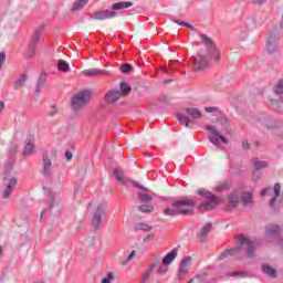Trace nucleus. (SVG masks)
I'll return each instance as SVG.
<instances>
[{
    "label": "nucleus",
    "instance_id": "60",
    "mask_svg": "<svg viewBox=\"0 0 283 283\" xmlns=\"http://www.w3.org/2000/svg\"><path fill=\"white\" fill-rule=\"evenodd\" d=\"M1 255H3V249L0 245V258H1Z\"/></svg>",
    "mask_w": 283,
    "mask_h": 283
},
{
    "label": "nucleus",
    "instance_id": "9",
    "mask_svg": "<svg viewBox=\"0 0 283 283\" xmlns=\"http://www.w3.org/2000/svg\"><path fill=\"white\" fill-rule=\"evenodd\" d=\"M107 206V201H103L97 206V209L93 216L92 224L94 229H98L101 227V218L103 217V213H105V207Z\"/></svg>",
    "mask_w": 283,
    "mask_h": 283
},
{
    "label": "nucleus",
    "instance_id": "25",
    "mask_svg": "<svg viewBox=\"0 0 283 283\" xmlns=\"http://www.w3.org/2000/svg\"><path fill=\"white\" fill-rule=\"evenodd\" d=\"M88 2L90 0H77L73 4V10H83Z\"/></svg>",
    "mask_w": 283,
    "mask_h": 283
},
{
    "label": "nucleus",
    "instance_id": "23",
    "mask_svg": "<svg viewBox=\"0 0 283 283\" xmlns=\"http://www.w3.org/2000/svg\"><path fill=\"white\" fill-rule=\"evenodd\" d=\"M27 81H28V75L22 74V75L20 76V78H18V80L14 82V90H21V87H24Z\"/></svg>",
    "mask_w": 283,
    "mask_h": 283
},
{
    "label": "nucleus",
    "instance_id": "1",
    "mask_svg": "<svg viewBox=\"0 0 283 283\" xmlns=\"http://www.w3.org/2000/svg\"><path fill=\"white\" fill-rule=\"evenodd\" d=\"M201 41L206 45L208 53L206 55H199L195 62V70H205L209 65V61L213 59L216 63H220V51L216 49L213 41L209 36L202 34Z\"/></svg>",
    "mask_w": 283,
    "mask_h": 283
},
{
    "label": "nucleus",
    "instance_id": "51",
    "mask_svg": "<svg viewBox=\"0 0 283 283\" xmlns=\"http://www.w3.org/2000/svg\"><path fill=\"white\" fill-rule=\"evenodd\" d=\"M150 240H154V234L153 233H150L147 237H145L143 241L144 242H149Z\"/></svg>",
    "mask_w": 283,
    "mask_h": 283
},
{
    "label": "nucleus",
    "instance_id": "20",
    "mask_svg": "<svg viewBox=\"0 0 283 283\" xmlns=\"http://www.w3.org/2000/svg\"><path fill=\"white\" fill-rule=\"evenodd\" d=\"M212 226L211 222H208L203 226V228L201 229L200 233H199V240L200 242H205V238H207V235L209 234V232L211 231Z\"/></svg>",
    "mask_w": 283,
    "mask_h": 283
},
{
    "label": "nucleus",
    "instance_id": "7",
    "mask_svg": "<svg viewBox=\"0 0 283 283\" xmlns=\"http://www.w3.org/2000/svg\"><path fill=\"white\" fill-rule=\"evenodd\" d=\"M277 43H280V31L272 29L266 41V50L270 54L277 52Z\"/></svg>",
    "mask_w": 283,
    "mask_h": 283
},
{
    "label": "nucleus",
    "instance_id": "37",
    "mask_svg": "<svg viewBox=\"0 0 283 283\" xmlns=\"http://www.w3.org/2000/svg\"><path fill=\"white\" fill-rule=\"evenodd\" d=\"M56 114H59V107L50 106L48 108V115L51 116V118H54V116H56Z\"/></svg>",
    "mask_w": 283,
    "mask_h": 283
},
{
    "label": "nucleus",
    "instance_id": "32",
    "mask_svg": "<svg viewBox=\"0 0 283 283\" xmlns=\"http://www.w3.org/2000/svg\"><path fill=\"white\" fill-rule=\"evenodd\" d=\"M138 210L142 213H151V211H154V206H147V205H143L138 207Z\"/></svg>",
    "mask_w": 283,
    "mask_h": 283
},
{
    "label": "nucleus",
    "instance_id": "12",
    "mask_svg": "<svg viewBox=\"0 0 283 283\" xmlns=\"http://www.w3.org/2000/svg\"><path fill=\"white\" fill-rule=\"evenodd\" d=\"M122 96L123 94H120L119 91L111 90L106 93L105 101L106 103H116Z\"/></svg>",
    "mask_w": 283,
    "mask_h": 283
},
{
    "label": "nucleus",
    "instance_id": "26",
    "mask_svg": "<svg viewBox=\"0 0 283 283\" xmlns=\"http://www.w3.org/2000/svg\"><path fill=\"white\" fill-rule=\"evenodd\" d=\"M229 187H230L229 181H222L221 184L214 187V191H218L220 193L222 191H227Z\"/></svg>",
    "mask_w": 283,
    "mask_h": 283
},
{
    "label": "nucleus",
    "instance_id": "58",
    "mask_svg": "<svg viewBox=\"0 0 283 283\" xmlns=\"http://www.w3.org/2000/svg\"><path fill=\"white\" fill-rule=\"evenodd\" d=\"M135 187H139V189H144V191H147V189L143 188V186H139L138 184H134Z\"/></svg>",
    "mask_w": 283,
    "mask_h": 283
},
{
    "label": "nucleus",
    "instance_id": "39",
    "mask_svg": "<svg viewBox=\"0 0 283 283\" xmlns=\"http://www.w3.org/2000/svg\"><path fill=\"white\" fill-rule=\"evenodd\" d=\"M274 92L280 96L283 94V80L274 86Z\"/></svg>",
    "mask_w": 283,
    "mask_h": 283
},
{
    "label": "nucleus",
    "instance_id": "55",
    "mask_svg": "<svg viewBox=\"0 0 283 283\" xmlns=\"http://www.w3.org/2000/svg\"><path fill=\"white\" fill-rule=\"evenodd\" d=\"M65 158H66V160H72V153L66 151L65 153Z\"/></svg>",
    "mask_w": 283,
    "mask_h": 283
},
{
    "label": "nucleus",
    "instance_id": "3",
    "mask_svg": "<svg viewBox=\"0 0 283 283\" xmlns=\"http://www.w3.org/2000/svg\"><path fill=\"white\" fill-rule=\"evenodd\" d=\"M90 101H92V93L90 91L80 92L71 99L72 109L78 112V109H83L85 105H90Z\"/></svg>",
    "mask_w": 283,
    "mask_h": 283
},
{
    "label": "nucleus",
    "instance_id": "19",
    "mask_svg": "<svg viewBox=\"0 0 283 283\" xmlns=\"http://www.w3.org/2000/svg\"><path fill=\"white\" fill-rule=\"evenodd\" d=\"M176 258H178V250H172L166 256H164L161 262L163 264H166L169 266V264H171V262H174Z\"/></svg>",
    "mask_w": 283,
    "mask_h": 283
},
{
    "label": "nucleus",
    "instance_id": "22",
    "mask_svg": "<svg viewBox=\"0 0 283 283\" xmlns=\"http://www.w3.org/2000/svg\"><path fill=\"white\" fill-rule=\"evenodd\" d=\"M134 6L133 2L126 1V2H117L112 6V11L116 10H125V8H132Z\"/></svg>",
    "mask_w": 283,
    "mask_h": 283
},
{
    "label": "nucleus",
    "instance_id": "50",
    "mask_svg": "<svg viewBox=\"0 0 283 283\" xmlns=\"http://www.w3.org/2000/svg\"><path fill=\"white\" fill-rule=\"evenodd\" d=\"M242 147H243V149H250V148H251V145L249 144V142L243 140V142H242Z\"/></svg>",
    "mask_w": 283,
    "mask_h": 283
},
{
    "label": "nucleus",
    "instance_id": "31",
    "mask_svg": "<svg viewBox=\"0 0 283 283\" xmlns=\"http://www.w3.org/2000/svg\"><path fill=\"white\" fill-rule=\"evenodd\" d=\"M36 54V46L33 44H29V49L27 51V59H32Z\"/></svg>",
    "mask_w": 283,
    "mask_h": 283
},
{
    "label": "nucleus",
    "instance_id": "56",
    "mask_svg": "<svg viewBox=\"0 0 283 283\" xmlns=\"http://www.w3.org/2000/svg\"><path fill=\"white\" fill-rule=\"evenodd\" d=\"M4 107H6V103L0 102V114H1V112H3Z\"/></svg>",
    "mask_w": 283,
    "mask_h": 283
},
{
    "label": "nucleus",
    "instance_id": "16",
    "mask_svg": "<svg viewBox=\"0 0 283 283\" xmlns=\"http://www.w3.org/2000/svg\"><path fill=\"white\" fill-rule=\"evenodd\" d=\"M240 200H241V195L238 191L230 192L228 196V201L231 205V207H238Z\"/></svg>",
    "mask_w": 283,
    "mask_h": 283
},
{
    "label": "nucleus",
    "instance_id": "14",
    "mask_svg": "<svg viewBox=\"0 0 283 283\" xmlns=\"http://www.w3.org/2000/svg\"><path fill=\"white\" fill-rule=\"evenodd\" d=\"M281 231H282V228L273 223L266 226L265 228V234L268 235V238H271V235H277Z\"/></svg>",
    "mask_w": 283,
    "mask_h": 283
},
{
    "label": "nucleus",
    "instance_id": "45",
    "mask_svg": "<svg viewBox=\"0 0 283 283\" xmlns=\"http://www.w3.org/2000/svg\"><path fill=\"white\" fill-rule=\"evenodd\" d=\"M189 264H191V256H187L181 261V265L186 266L187 269H189Z\"/></svg>",
    "mask_w": 283,
    "mask_h": 283
},
{
    "label": "nucleus",
    "instance_id": "35",
    "mask_svg": "<svg viewBox=\"0 0 283 283\" xmlns=\"http://www.w3.org/2000/svg\"><path fill=\"white\" fill-rule=\"evenodd\" d=\"M114 174H115V178H116L117 180H119V182H125V178H124L123 170L116 168V169L114 170Z\"/></svg>",
    "mask_w": 283,
    "mask_h": 283
},
{
    "label": "nucleus",
    "instance_id": "41",
    "mask_svg": "<svg viewBox=\"0 0 283 283\" xmlns=\"http://www.w3.org/2000/svg\"><path fill=\"white\" fill-rule=\"evenodd\" d=\"M114 277V272H107L106 276L102 279V283H112Z\"/></svg>",
    "mask_w": 283,
    "mask_h": 283
},
{
    "label": "nucleus",
    "instance_id": "8",
    "mask_svg": "<svg viewBox=\"0 0 283 283\" xmlns=\"http://www.w3.org/2000/svg\"><path fill=\"white\" fill-rule=\"evenodd\" d=\"M280 191H282V186H280V184H275L274 188H264L260 196L261 198H264V196H266V193H269V196H271V200H270V206L273 207V205H275V200L277 199V196H280Z\"/></svg>",
    "mask_w": 283,
    "mask_h": 283
},
{
    "label": "nucleus",
    "instance_id": "6",
    "mask_svg": "<svg viewBox=\"0 0 283 283\" xmlns=\"http://www.w3.org/2000/svg\"><path fill=\"white\" fill-rule=\"evenodd\" d=\"M205 128L207 129V132H210V134H212V135L208 136V138H209L210 143H212V145H220V140H222L224 143V145H229V139L227 137H224L222 134H220V130H218V128H216V126L206 125ZM218 138L220 140H218Z\"/></svg>",
    "mask_w": 283,
    "mask_h": 283
},
{
    "label": "nucleus",
    "instance_id": "62",
    "mask_svg": "<svg viewBox=\"0 0 283 283\" xmlns=\"http://www.w3.org/2000/svg\"><path fill=\"white\" fill-rule=\"evenodd\" d=\"M280 103H283V97L280 98Z\"/></svg>",
    "mask_w": 283,
    "mask_h": 283
},
{
    "label": "nucleus",
    "instance_id": "10",
    "mask_svg": "<svg viewBox=\"0 0 283 283\" xmlns=\"http://www.w3.org/2000/svg\"><path fill=\"white\" fill-rule=\"evenodd\" d=\"M115 17H118V13L113 10L96 11L93 14V19H96L97 21H105V19H115Z\"/></svg>",
    "mask_w": 283,
    "mask_h": 283
},
{
    "label": "nucleus",
    "instance_id": "30",
    "mask_svg": "<svg viewBox=\"0 0 283 283\" xmlns=\"http://www.w3.org/2000/svg\"><path fill=\"white\" fill-rule=\"evenodd\" d=\"M135 229H137V231H151L153 227L142 222V223H137L135 226Z\"/></svg>",
    "mask_w": 283,
    "mask_h": 283
},
{
    "label": "nucleus",
    "instance_id": "18",
    "mask_svg": "<svg viewBox=\"0 0 283 283\" xmlns=\"http://www.w3.org/2000/svg\"><path fill=\"white\" fill-rule=\"evenodd\" d=\"M262 272L268 275V277H272L275 279L277 277V271L275 269H273L271 265L269 264H263L262 265Z\"/></svg>",
    "mask_w": 283,
    "mask_h": 283
},
{
    "label": "nucleus",
    "instance_id": "53",
    "mask_svg": "<svg viewBox=\"0 0 283 283\" xmlns=\"http://www.w3.org/2000/svg\"><path fill=\"white\" fill-rule=\"evenodd\" d=\"M177 211H178V214L179 213H182V214L191 213V210H189V209H182V210H177Z\"/></svg>",
    "mask_w": 283,
    "mask_h": 283
},
{
    "label": "nucleus",
    "instance_id": "54",
    "mask_svg": "<svg viewBox=\"0 0 283 283\" xmlns=\"http://www.w3.org/2000/svg\"><path fill=\"white\" fill-rule=\"evenodd\" d=\"M206 112H208V113L218 112V108H216V107H206Z\"/></svg>",
    "mask_w": 283,
    "mask_h": 283
},
{
    "label": "nucleus",
    "instance_id": "52",
    "mask_svg": "<svg viewBox=\"0 0 283 283\" xmlns=\"http://www.w3.org/2000/svg\"><path fill=\"white\" fill-rule=\"evenodd\" d=\"M230 277H235V275H244V272H233L228 274Z\"/></svg>",
    "mask_w": 283,
    "mask_h": 283
},
{
    "label": "nucleus",
    "instance_id": "29",
    "mask_svg": "<svg viewBox=\"0 0 283 283\" xmlns=\"http://www.w3.org/2000/svg\"><path fill=\"white\" fill-rule=\"evenodd\" d=\"M253 165L254 169L256 170L266 169V167H269V164H266L265 161H260L258 159H254Z\"/></svg>",
    "mask_w": 283,
    "mask_h": 283
},
{
    "label": "nucleus",
    "instance_id": "61",
    "mask_svg": "<svg viewBox=\"0 0 283 283\" xmlns=\"http://www.w3.org/2000/svg\"><path fill=\"white\" fill-rule=\"evenodd\" d=\"M220 123H228V120L224 119V118H221V119H220Z\"/></svg>",
    "mask_w": 283,
    "mask_h": 283
},
{
    "label": "nucleus",
    "instance_id": "46",
    "mask_svg": "<svg viewBox=\"0 0 283 283\" xmlns=\"http://www.w3.org/2000/svg\"><path fill=\"white\" fill-rule=\"evenodd\" d=\"M3 63H6V53H0V70L3 67Z\"/></svg>",
    "mask_w": 283,
    "mask_h": 283
},
{
    "label": "nucleus",
    "instance_id": "21",
    "mask_svg": "<svg viewBox=\"0 0 283 283\" xmlns=\"http://www.w3.org/2000/svg\"><path fill=\"white\" fill-rule=\"evenodd\" d=\"M196 201L193 199L178 200L172 203V207H193Z\"/></svg>",
    "mask_w": 283,
    "mask_h": 283
},
{
    "label": "nucleus",
    "instance_id": "48",
    "mask_svg": "<svg viewBox=\"0 0 283 283\" xmlns=\"http://www.w3.org/2000/svg\"><path fill=\"white\" fill-rule=\"evenodd\" d=\"M252 3H254V6H262L263 3H266V0H252Z\"/></svg>",
    "mask_w": 283,
    "mask_h": 283
},
{
    "label": "nucleus",
    "instance_id": "15",
    "mask_svg": "<svg viewBox=\"0 0 283 283\" xmlns=\"http://www.w3.org/2000/svg\"><path fill=\"white\" fill-rule=\"evenodd\" d=\"M84 76H103L107 74V71L105 70H98V69H87L82 72Z\"/></svg>",
    "mask_w": 283,
    "mask_h": 283
},
{
    "label": "nucleus",
    "instance_id": "59",
    "mask_svg": "<svg viewBox=\"0 0 283 283\" xmlns=\"http://www.w3.org/2000/svg\"><path fill=\"white\" fill-rule=\"evenodd\" d=\"M275 103H277V101L271 99V105H275Z\"/></svg>",
    "mask_w": 283,
    "mask_h": 283
},
{
    "label": "nucleus",
    "instance_id": "27",
    "mask_svg": "<svg viewBox=\"0 0 283 283\" xmlns=\"http://www.w3.org/2000/svg\"><path fill=\"white\" fill-rule=\"evenodd\" d=\"M57 70H60V72H67V70H70V64H67L65 60H61L57 63Z\"/></svg>",
    "mask_w": 283,
    "mask_h": 283
},
{
    "label": "nucleus",
    "instance_id": "24",
    "mask_svg": "<svg viewBox=\"0 0 283 283\" xmlns=\"http://www.w3.org/2000/svg\"><path fill=\"white\" fill-rule=\"evenodd\" d=\"M241 202L243 205H251V202H253V195H251L250 192H244L241 195Z\"/></svg>",
    "mask_w": 283,
    "mask_h": 283
},
{
    "label": "nucleus",
    "instance_id": "5",
    "mask_svg": "<svg viewBox=\"0 0 283 283\" xmlns=\"http://www.w3.org/2000/svg\"><path fill=\"white\" fill-rule=\"evenodd\" d=\"M192 118L193 120H198L199 118H202V113L198 108H185V114H179L177 116L180 125H185V127H188L189 125H193V122H191Z\"/></svg>",
    "mask_w": 283,
    "mask_h": 283
},
{
    "label": "nucleus",
    "instance_id": "13",
    "mask_svg": "<svg viewBox=\"0 0 283 283\" xmlns=\"http://www.w3.org/2000/svg\"><path fill=\"white\" fill-rule=\"evenodd\" d=\"M14 187H17V179L13 177L9 180V184L3 191L2 198H10V193H12Z\"/></svg>",
    "mask_w": 283,
    "mask_h": 283
},
{
    "label": "nucleus",
    "instance_id": "49",
    "mask_svg": "<svg viewBox=\"0 0 283 283\" xmlns=\"http://www.w3.org/2000/svg\"><path fill=\"white\" fill-rule=\"evenodd\" d=\"M179 273L181 275H187V268L185 265H181V268L179 269Z\"/></svg>",
    "mask_w": 283,
    "mask_h": 283
},
{
    "label": "nucleus",
    "instance_id": "28",
    "mask_svg": "<svg viewBox=\"0 0 283 283\" xmlns=\"http://www.w3.org/2000/svg\"><path fill=\"white\" fill-rule=\"evenodd\" d=\"M129 92H132V86H129L126 83H122L120 84V92H119L122 94V96H127V94H129Z\"/></svg>",
    "mask_w": 283,
    "mask_h": 283
},
{
    "label": "nucleus",
    "instance_id": "36",
    "mask_svg": "<svg viewBox=\"0 0 283 283\" xmlns=\"http://www.w3.org/2000/svg\"><path fill=\"white\" fill-rule=\"evenodd\" d=\"M43 85H45V80L40 77L38 81L36 87H35L36 94H41V92L43 90Z\"/></svg>",
    "mask_w": 283,
    "mask_h": 283
},
{
    "label": "nucleus",
    "instance_id": "44",
    "mask_svg": "<svg viewBox=\"0 0 283 283\" xmlns=\"http://www.w3.org/2000/svg\"><path fill=\"white\" fill-rule=\"evenodd\" d=\"M164 213L166 216H178V210H174V209H170V208H166Z\"/></svg>",
    "mask_w": 283,
    "mask_h": 283
},
{
    "label": "nucleus",
    "instance_id": "17",
    "mask_svg": "<svg viewBox=\"0 0 283 283\" xmlns=\"http://www.w3.org/2000/svg\"><path fill=\"white\" fill-rule=\"evenodd\" d=\"M158 266V260H155L149 268L146 270L143 279H142V283H145L147 280H149V277H151V273H154V271H156V268Z\"/></svg>",
    "mask_w": 283,
    "mask_h": 283
},
{
    "label": "nucleus",
    "instance_id": "42",
    "mask_svg": "<svg viewBox=\"0 0 283 283\" xmlns=\"http://www.w3.org/2000/svg\"><path fill=\"white\" fill-rule=\"evenodd\" d=\"M119 70H120L124 74H127V73L132 72V70H134V69H133L132 64H122L120 67H119Z\"/></svg>",
    "mask_w": 283,
    "mask_h": 283
},
{
    "label": "nucleus",
    "instance_id": "33",
    "mask_svg": "<svg viewBox=\"0 0 283 283\" xmlns=\"http://www.w3.org/2000/svg\"><path fill=\"white\" fill-rule=\"evenodd\" d=\"M167 271H169V265L161 263L158 269H157V273L159 275H165L167 273Z\"/></svg>",
    "mask_w": 283,
    "mask_h": 283
},
{
    "label": "nucleus",
    "instance_id": "47",
    "mask_svg": "<svg viewBox=\"0 0 283 283\" xmlns=\"http://www.w3.org/2000/svg\"><path fill=\"white\" fill-rule=\"evenodd\" d=\"M135 255H136V251L133 250L132 253L126 259V264L128 262H132V260H134Z\"/></svg>",
    "mask_w": 283,
    "mask_h": 283
},
{
    "label": "nucleus",
    "instance_id": "40",
    "mask_svg": "<svg viewBox=\"0 0 283 283\" xmlns=\"http://www.w3.org/2000/svg\"><path fill=\"white\" fill-rule=\"evenodd\" d=\"M34 144L33 143H28L24 147V154H34Z\"/></svg>",
    "mask_w": 283,
    "mask_h": 283
},
{
    "label": "nucleus",
    "instance_id": "2",
    "mask_svg": "<svg viewBox=\"0 0 283 283\" xmlns=\"http://www.w3.org/2000/svg\"><path fill=\"white\" fill-rule=\"evenodd\" d=\"M238 241L240 242V248H233L231 250L224 251L220 254V260H226V258H229V255H238V253L242 252V249L247 251L248 258H253L254 249H255V242L251 240L249 237L240 235L238 237Z\"/></svg>",
    "mask_w": 283,
    "mask_h": 283
},
{
    "label": "nucleus",
    "instance_id": "38",
    "mask_svg": "<svg viewBox=\"0 0 283 283\" xmlns=\"http://www.w3.org/2000/svg\"><path fill=\"white\" fill-rule=\"evenodd\" d=\"M138 198L139 200H142L143 202H151L153 198L149 197V195L145 193V192H139L138 193Z\"/></svg>",
    "mask_w": 283,
    "mask_h": 283
},
{
    "label": "nucleus",
    "instance_id": "43",
    "mask_svg": "<svg viewBox=\"0 0 283 283\" xmlns=\"http://www.w3.org/2000/svg\"><path fill=\"white\" fill-rule=\"evenodd\" d=\"M39 41H41V33H35V34L31 38L30 45L36 46V43H39Z\"/></svg>",
    "mask_w": 283,
    "mask_h": 283
},
{
    "label": "nucleus",
    "instance_id": "34",
    "mask_svg": "<svg viewBox=\"0 0 283 283\" xmlns=\"http://www.w3.org/2000/svg\"><path fill=\"white\" fill-rule=\"evenodd\" d=\"M174 23H177V25H182L184 28H188V30H196V28H193V25L182 21V20H174Z\"/></svg>",
    "mask_w": 283,
    "mask_h": 283
},
{
    "label": "nucleus",
    "instance_id": "4",
    "mask_svg": "<svg viewBox=\"0 0 283 283\" xmlns=\"http://www.w3.org/2000/svg\"><path fill=\"white\" fill-rule=\"evenodd\" d=\"M199 196H203V198H207L209 201L201 203V209H205L206 211H211L216 209L221 202L222 199L220 197L211 193L207 189H199L198 190Z\"/></svg>",
    "mask_w": 283,
    "mask_h": 283
},
{
    "label": "nucleus",
    "instance_id": "11",
    "mask_svg": "<svg viewBox=\"0 0 283 283\" xmlns=\"http://www.w3.org/2000/svg\"><path fill=\"white\" fill-rule=\"evenodd\" d=\"M42 174L45 178H52V159H50L49 155H43Z\"/></svg>",
    "mask_w": 283,
    "mask_h": 283
},
{
    "label": "nucleus",
    "instance_id": "57",
    "mask_svg": "<svg viewBox=\"0 0 283 283\" xmlns=\"http://www.w3.org/2000/svg\"><path fill=\"white\" fill-rule=\"evenodd\" d=\"M4 107H6V103L0 102V114H1V112H3Z\"/></svg>",
    "mask_w": 283,
    "mask_h": 283
}]
</instances>
